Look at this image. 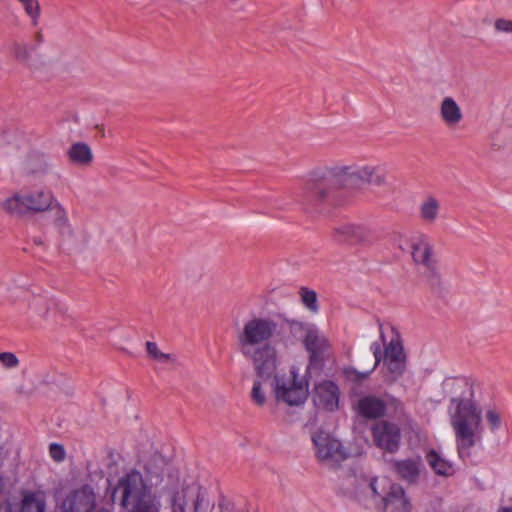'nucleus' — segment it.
<instances>
[{
  "mask_svg": "<svg viewBox=\"0 0 512 512\" xmlns=\"http://www.w3.org/2000/svg\"><path fill=\"white\" fill-rule=\"evenodd\" d=\"M455 384L463 391L450 400V423L459 458L471 462L472 448L482 440V411L474 400L472 384L465 378L455 379Z\"/></svg>",
  "mask_w": 512,
  "mask_h": 512,
  "instance_id": "f257e3e1",
  "label": "nucleus"
},
{
  "mask_svg": "<svg viewBox=\"0 0 512 512\" xmlns=\"http://www.w3.org/2000/svg\"><path fill=\"white\" fill-rule=\"evenodd\" d=\"M385 173L381 167L363 166L357 169L335 167L313 171L304 187L303 205L314 209L327 200L331 190L337 187H353L359 183L381 185Z\"/></svg>",
  "mask_w": 512,
  "mask_h": 512,
  "instance_id": "f03ea898",
  "label": "nucleus"
},
{
  "mask_svg": "<svg viewBox=\"0 0 512 512\" xmlns=\"http://www.w3.org/2000/svg\"><path fill=\"white\" fill-rule=\"evenodd\" d=\"M277 322L269 317H252L244 322L237 337L241 354L252 361L259 377H268L276 368V351L269 344L276 334Z\"/></svg>",
  "mask_w": 512,
  "mask_h": 512,
  "instance_id": "7ed1b4c3",
  "label": "nucleus"
},
{
  "mask_svg": "<svg viewBox=\"0 0 512 512\" xmlns=\"http://www.w3.org/2000/svg\"><path fill=\"white\" fill-rule=\"evenodd\" d=\"M141 490L136 496V500L129 512H160L161 502L158 497L150 492V488L144 483L142 474L132 469L121 477L117 484V489L121 490V506L126 507L131 496L136 493L139 488Z\"/></svg>",
  "mask_w": 512,
  "mask_h": 512,
  "instance_id": "20e7f679",
  "label": "nucleus"
},
{
  "mask_svg": "<svg viewBox=\"0 0 512 512\" xmlns=\"http://www.w3.org/2000/svg\"><path fill=\"white\" fill-rule=\"evenodd\" d=\"M26 201L30 212L52 211L54 228L63 240L73 237V229L67 211L50 190L42 189L27 193Z\"/></svg>",
  "mask_w": 512,
  "mask_h": 512,
  "instance_id": "39448f33",
  "label": "nucleus"
},
{
  "mask_svg": "<svg viewBox=\"0 0 512 512\" xmlns=\"http://www.w3.org/2000/svg\"><path fill=\"white\" fill-rule=\"evenodd\" d=\"M275 397L289 406L303 404L309 395L307 379L300 377L296 367L290 369L288 376H275Z\"/></svg>",
  "mask_w": 512,
  "mask_h": 512,
  "instance_id": "423d86ee",
  "label": "nucleus"
},
{
  "mask_svg": "<svg viewBox=\"0 0 512 512\" xmlns=\"http://www.w3.org/2000/svg\"><path fill=\"white\" fill-rule=\"evenodd\" d=\"M301 327L305 331L302 342L309 355L307 372L319 373L323 370L329 355V340L315 325H301Z\"/></svg>",
  "mask_w": 512,
  "mask_h": 512,
  "instance_id": "0eeeda50",
  "label": "nucleus"
},
{
  "mask_svg": "<svg viewBox=\"0 0 512 512\" xmlns=\"http://www.w3.org/2000/svg\"><path fill=\"white\" fill-rule=\"evenodd\" d=\"M380 483L381 492L378 491V479L371 480L370 487L374 495L381 497L383 512H411V502L400 484L392 483L388 479H382Z\"/></svg>",
  "mask_w": 512,
  "mask_h": 512,
  "instance_id": "6e6552de",
  "label": "nucleus"
},
{
  "mask_svg": "<svg viewBox=\"0 0 512 512\" xmlns=\"http://www.w3.org/2000/svg\"><path fill=\"white\" fill-rule=\"evenodd\" d=\"M315 455L321 462H342L348 458V453L342 443L330 433L319 429L312 435Z\"/></svg>",
  "mask_w": 512,
  "mask_h": 512,
  "instance_id": "1a4fd4ad",
  "label": "nucleus"
},
{
  "mask_svg": "<svg viewBox=\"0 0 512 512\" xmlns=\"http://www.w3.org/2000/svg\"><path fill=\"white\" fill-rule=\"evenodd\" d=\"M387 400L374 394H367L360 397L356 404V410L360 416L369 420L381 419L386 415L388 405L398 409L402 406L399 399L392 395L385 394Z\"/></svg>",
  "mask_w": 512,
  "mask_h": 512,
  "instance_id": "9d476101",
  "label": "nucleus"
},
{
  "mask_svg": "<svg viewBox=\"0 0 512 512\" xmlns=\"http://www.w3.org/2000/svg\"><path fill=\"white\" fill-rule=\"evenodd\" d=\"M392 332L395 334L390 342L385 346L386 366L390 375L391 381H396L406 371V355L404 353L403 345L400 335L394 327H391Z\"/></svg>",
  "mask_w": 512,
  "mask_h": 512,
  "instance_id": "9b49d317",
  "label": "nucleus"
},
{
  "mask_svg": "<svg viewBox=\"0 0 512 512\" xmlns=\"http://www.w3.org/2000/svg\"><path fill=\"white\" fill-rule=\"evenodd\" d=\"M371 434L375 444L387 452L395 453L400 447V427L389 421H379L371 428Z\"/></svg>",
  "mask_w": 512,
  "mask_h": 512,
  "instance_id": "f8f14e48",
  "label": "nucleus"
},
{
  "mask_svg": "<svg viewBox=\"0 0 512 512\" xmlns=\"http://www.w3.org/2000/svg\"><path fill=\"white\" fill-rule=\"evenodd\" d=\"M312 399L314 405L322 410L333 412L339 408L340 389L332 380H322L315 384Z\"/></svg>",
  "mask_w": 512,
  "mask_h": 512,
  "instance_id": "ddd939ff",
  "label": "nucleus"
},
{
  "mask_svg": "<svg viewBox=\"0 0 512 512\" xmlns=\"http://www.w3.org/2000/svg\"><path fill=\"white\" fill-rule=\"evenodd\" d=\"M94 507L95 493L88 484L71 491L61 503L62 512H91Z\"/></svg>",
  "mask_w": 512,
  "mask_h": 512,
  "instance_id": "4468645a",
  "label": "nucleus"
},
{
  "mask_svg": "<svg viewBox=\"0 0 512 512\" xmlns=\"http://www.w3.org/2000/svg\"><path fill=\"white\" fill-rule=\"evenodd\" d=\"M181 512H209L210 502L205 488L192 483L182 489Z\"/></svg>",
  "mask_w": 512,
  "mask_h": 512,
  "instance_id": "2eb2a0df",
  "label": "nucleus"
},
{
  "mask_svg": "<svg viewBox=\"0 0 512 512\" xmlns=\"http://www.w3.org/2000/svg\"><path fill=\"white\" fill-rule=\"evenodd\" d=\"M411 249L414 262L434 274L436 272V259L430 239L426 235L415 237L412 240Z\"/></svg>",
  "mask_w": 512,
  "mask_h": 512,
  "instance_id": "dca6fc26",
  "label": "nucleus"
},
{
  "mask_svg": "<svg viewBox=\"0 0 512 512\" xmlns=\"http://www.w3.org/2000/svg\"><path fill=\"white\" fill-rule=\"evenodd\" d=\"M22 499L19 502H9L6 512H44L46 500L43 492L23 490Z\"/></svg>",
  "mask_w": 512,
  "mask_h": 512,
  "instance_id": "f3484780",
  "label": "nucleus"
},
{
  "mask_svg": "<svg viewBox=\"0 0 512 512\" xmlns=\"http://www.w3.org/2000/svg\"><path fill=\"white\" fill-rule=\"evenodd\" d=\"M368 235V229L362 225L343 224L334 229L335 241L349 245L366 241Z\"/></svg>",
  "mask_w": 512,
  "mask_h": 512,
  "instance_id": "a211bd4d",
  "label": "nucleus"
},
{
  "mask_svg": "<svg viewBox=\"0 0 512 512\" xmlns=\"http://www.w3.org/2000/svg\"><path fill=\"white\" fill-rule=\"evenodd\" d=\"M393 470L404 481L414 484L418 481L420 475L421 459L408 458L402 460H392Z\"/></svg>",
  "mask_w": 512,
  "mask_h": 512,
  "instance_id": "6ab92c4d",
  "label": "nucleus"
},
{
  "mask_svg": "<svg viewBox=\"0 0 512 512\" xmlns=\"http://www.w3.org/2000/svg\"><path fill=\"white\" fill-rule=\"evenodd\" d=\"M439 113L442 121L448 127L457 126L463 119L460 106L452 97H444L440 103Z\"/></svg>",
  "mask_w": 512,
  "mask_h": 512,
  "instance_id": "aec40b11",
  "label": "nucleus"
},
{
  "mask_svg": "<svg viewBox=\"0 0 512 512\" xmlns=\"http://www.w3.org/2000/svg\"><path fill=\"white\" fill-rule=\"evenodd\" d=\"M426 460L433 471L439 476L449 477L455 473L453 462L443 458L434 449H431L427 453Z\"/></svg>",
  "mask_w": 512,
  "mask_h": 512,
  "instance_id": "412c9836",
  "label": "nucleus"
},
{
  "mask_svg": "<svg viewBox=\"0 0 512 512\" xmlns=\"http://www.w3.org/2000/svg\"><path fill=\"white\" fill-rule=\"evenodd\" d=\"M2 208L12 216H23L30 212L26 194L16 193L2 202Z\"/></svg>",
  "mask_w": 512,
  "mask_h": 512,
  "instance_id": "4be33fe9",
  "label": "nucleus"
},
{
  "mask_svg": "<svg viewBox=\"0 0 512 512\" xmlns=\"http://www.w3.org/2000/svg\"><path fill=\"white\" fill-rule=\"evenodd\" d=\"M439 213L440 202L433 196L426 197L419 205V217L425 223H434Z\"/></svg>",
  "mask_w": 512,
  "mask_h": 512,
  "instance_id": "5701e85b",
  "label": "nucleus"
},
{
  "mask_svg": "<svg viewBox=\"0 0 512 512\" xmlns=\"http://www.w3.org/2000/svg\"><path fill=\"white\" fill-rule=\"evenodd\" d=\"M57 306L58 304L54 299H49L47 296L43 295L33 297L29 304L30 311L44 319H48L50 312L56 309Z\"/></svg>",
  "mask_w": 512,
  "mask_h": 512,
  "instance_id": "b1692460",
  "label": "nucleus"
},
{
  "mask_svg": "<svg viewBox=\"0 0 512 512\" xmlns=\"http://www.w3.org/2000/svg\"><path fill=\"white\" fill-rule=\"evenodd\" d=\"M69 158L72 162L85 165L92 161V152L90 147L84 142L72 144L68 150Z\"/></svg>",
  "mask_w": 512,
  "mask_h": 512,
  "instance_id": "393cba45",
  "label": "nucleus"
},
{
  "mask_svg": "<svg viewBox=\"0 0 512 512\" xmlns=\"http://www.w3.org/2000/svg\"><path fill=\"white\" fill-rule=\"evenodd\" d=\"M25 14L29 17L31 25L36 27L40 22L41 6L38 0H17Z\"/></svg>",
  "mask_w": 512,
  "mask_h": 512,
  "instance_id": "a878e982",
  "label": "nucleus"
},
{
  "mask_svg": "<svg viewBox=\"0 0 512 512\" xmlns=\"http://www.w3.org/2000/svg\"><path fill=\"white\" fill-rule=\"evenodd\" d=\"M300 295L302 302L307 309H309L313 313H317L319 311L317 294L314 290L302 287L300 290Z\"/></svg>",
  "mask_w": 512,
  "mask_h": 512,
  "instance_id": "bb28decb",
  "label": "nucleus"
},
{
  "mask_svg": "<svg viewBox=\"0 0 512 512\" xmlns=\"http://www.w3.org/2000/svg\"><path fill=\"white\" fill-rule=\"evenodd\" d=\"M374 370L375 369L372 367L367 371H358L356 368L349 366L343 369V374L348 381L353 383H361L363 380L369 378Z\"/></svg>",
  "mask_w": 512,
  "mask_h": 512,
  "instance_id": "cd10ccee",
  "label": "nucleus"
},
{
  "mask_svg": "<svg viewBox=\"0 0 512 512\" xmlns=\"http://www.w3.org/2000/svg\"><path fill=\"white\" fill-rule=\"evenodd\" d=\"M146 350L148 356L159 363H167L173 359L171 354L161 352L155 342L147 341Z\"/></svg>",
  "mask_w": 512,
  "mask_h": 512,
  "instance_id": "c85d7f7f",
  "label": "nucleus"
},
{
  "mask_svg": "<svg viewBox=\"0 0 512 512\" xmlns=\"http://www.w3.org/2000/svg\"><path fill=\"white\" fill-rule=\"evenodd\" d=\"M35 50L34 46H31L27 43H19L16 42L13 44L12 53L14 57L19 61H27L32 53Z\"/></svg>",
  "mask_w": 512,
  "mask_h": 512,
  "instance_id": "c756f323",
  "label": "nucleus"
},
{
  "mask_svg": "<svg viewBox=\"0 0 512 512\" xmlns=\"http://www.w3.org/2000/svg\"><path fill=\"white\" fill-rule=\"evenodd\" d=\"M485 416H486V421L489 425L490 430L492 432H496L497 430H499V428L501 427V424H502V419H501L499 412L494 408H489L486 411Z\"/></svg>",
  "mask_w": 512,
  "mask_h": 512,
  "instance_id": "7c9ffc66",
  "label": "nucleus"
},
{
  "mask_svg": "<svg viewBox=\"0 0 512 512\" xmlns=\"http://www.w3.org/2000/svg\"><path fill=\"white\" fill-rule=\"evenodd\" d=\"M251 397H252L253 402L255 404H257L258 406H263L266 401L265 393L262 389V384L258 380L255 381L253 384L252 391H251Z\"/></svg>",
  "mask_w": 512,
  "mask_h": 512,
  "instance_id": "2f4dec72",
  "label": "nucleus"
},
{
  "mask_svg": "<svg viewBox=\"0 0 512 512\" xmlns=\"http://www.w3.org/2000/svg\"><path fill=\"white\" fill-rule=\"evenodd\" d=\"M49 454H50V457L56 462L63 461L66 456L64 447L59 443H51L50 444Z\"/></svg>",
  "mask_w": 512,
  "mask_h": 512,
  "instance_id": "473e14b6",
  "label": "nucleus"
},
{
  "mask_svg": "<svg viewBox=\"0 0 512 512\" xmlns=\"http://www.w3.org/2000/svg\"><path fill=\"white\" fill-rule=\"evenodd\" d=\"M0 362L5 368H14L19 364L17 356L12 352H1Z\"/></svg>",
  "mask_w": 512,
  "mask_h": 512,
  "instance_id": "72a5a7b5",
  "label": "nucleus"
},
{
  "mask_svg": "<svg viewBox=\"0 0 512 512\" xmlns=\"http://www.w3.org/2000/svg\"><path fill=\"white\" fill-rule=\"evenodd\" d=\"M494 28L497 32L512 34V20L498 18L494 22Z\"/></svg>",
  "mask_w": 512,
  "mask_h": 512,
  "instance_id": "f704fd0d",
  "label": "nucleus"
},
{
  "mask_svg": "<svg viewBox=\"0 0 512 512\" xmlns=\"http://www.w3.org/2000/svg\"><path fill=\"white\" fill-rule=\"evenodd\" d=\"M370 350L375 359L373 369H376L383 359V352H382L381 345L378 342H372L370 345Z\"/></svg>",
  "mask_w": 512,
  "mask_h": 512,
  "instance_id": "c9c22d12",
  "label": "nucleus"
},
{
  "mask_svg": "<svg viewBox=\"0 0 512 512\" xmlns=\"http://www.w3.org/2000/svg\"><path fill=\"white\" fill-rule=\"evenodd\" d=\"M441 503L440 501H434L430 504L428 508L424 512H441L440 511Z\"/></svg>",
  "mask_w": 512,
  "mask_h": 512,
  "instance_id": "e433bc0d",
  "label": "nucleus"
},
{
  "mask_svg": "<svg viewBox=\"0 0 512 512\" xmlns=\"http://www.w3.org/2000/svg\"><path fill=\"white\" fill-rule=\"evenodd\" d=\"M34 40L36 42V45L34 46L35 48L43 42V35L40 31L35 33Z\"/></svg>",
  "mask_w": 512,
  "mask_h": 512,
  "instance_id": "4c0bfd02",
  "label": "nucleus"
},
{
  "mask_svg": "<svg viewBox=\"0 0 512 512\" xmlns=\"http://www.w3.org/2000/svg\"><path fill=\"white\" fill-rule=\"evenodd\" d=\"M269 206L276 208H283V206L279 203L278 200L269 198L268 200Z\"/></svg>",
  "mask_w": 512,
  "mask_h": 512,
  "instance_id": "58836bf2",
  "label": "nucleus"
},
{
  "mask_svg": "<svg viewBox=\"0 0 512 512\" xmlns=\"http://www.w3.org/2000/svg\"><path fill=\"white\" fill-rule=\"evenodd\" d=\"M380 338H381L382 342L385 343L386 338H385V335H384V333L382 331V325H380Z\"/></svg>",
  "mask_w": 512,
  "mask_h": 512,
  "instance_id": "ea45409f",
  "label": "nucleus"
},
{
  "mask_svg": "<svg viewBox=\"0 0 512 512\" xmlns=\"http://www.w3.org/2000/svg\"><path fill=\"white\" fill-rule=\"evenodd\" d=\"M498 512H512L511 507H502Z\"/></svg>",
  "mask_w": 512,
  "mask_h": 512,
  "instance_id": "a19ab883",
  "label": "nucleus"
},
{
  "mask_svg": "<svg viewBox=\"0 0 512 512\" xmlns=\"http://www.w3.org/2000/svg\"><path fill=\"white\" fill-rule=\"evenodd\" d=\"M34 243L37 244V245H42V240L41 239H38V238H35L34 239Z\"/></svg>",
  "mask_w": 512,
  "mask_h": 512,
  "instance_id": "79ce46f5",
  "label": "nucleus"
},
{
  "mask_svg": "<svg viewBox=\"0 0 512 512\" xmlns=\"http://www.w3.org/2000/svg\"><path fill=\"white\" fill-rule=\"evenodd\" d=\"M147 474H151L150 468L148 466L145 467Z\"/></svg>",
  "mask_w": 512,
  "mask_h": 512,
  "instance_id": "37998d69",
  "label": "nucleus"
},
{
  "mask_svg": "<svg viewBox=\"0 0 512 512\" xmlns=\"http://www.w3.org/2000/svg\"><path fill=\"white\" fill-rule=\"evenodd\" d=\"M155 476H156L157 478H160V477L162 476V472L155 473Z\"/></svg>",
  "mask_w": 512,
  "mask_h": 512,
  "instance_id": "c03bdc74",
  "label": "nucleus"
},
{
  "mask_svg": "<svg viewBox=\"0 0 512 512\" xmlns=\"http://www.w3.org/2000/svg\"><path fill=\"white\" fill-rule=\"evenodd\" d=\"M97 512H110V511H108L107 509H100Z\"/></svg>",
  "mask_w": 512,
  "mask_h": 512,
  "instance_id": "a18cd8bd",
  "label": "nucleus"
}]
</instances>
